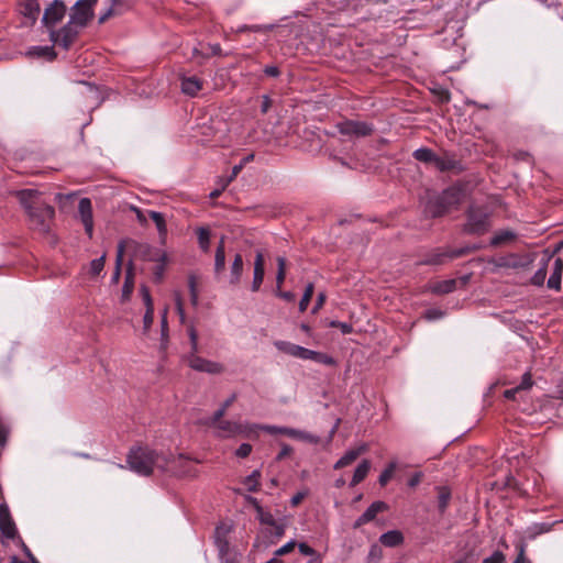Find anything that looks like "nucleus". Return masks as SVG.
<instances>
[{"instance_id": "f257e3e1", "label": "nucleus", "mask_w": 563, "mask_h": 563, "mask_svg": "<svg viewBox=\"0 0 563 563\" xmlns=\"http://www.w3.org/2000/svg\"><path fill=\"white\" fill-rule=\"evenodd\" d=\"M98 0H78L69 12V20L58 31H51V40L67 49L76 40L79 31L88 25L93 18V8Z\"/></svg>"}, {"instance_id": "f03ea898", "label": "nucleus", "mask_w": 563, "mask_h": 563, "mask_svg": "<svg viewBox=\"0 0 563 563\" xmlns=\"http://www.w3.org/2000/svg\"><path fill=\"white\" fill-rule=\"evenodd\" d=\"M16 197L25 209L31 227L40 232H47L54 218V208L46 203L35 189H23Z\"/></svg>"}, {"instance_id": "7ed1b4c3", "label": "nucleus", "mask_w": 563, "mask_h": 563, "mask_svg": "<svg viewBox=\"0 0 563 563\" xmlns=\"http://www.w3.org/2000/svg\"><path fill=\"white\" fill-rule=\"evenodd\" d=\"M128 464L132 471L147 476L155 470L162 471L167 465V455L148 448H137L130 452Z\"/></svg>"}, {"instance_id": "20e7f679", "label": "nucleus", "mask_w": 563, "mask_h": 563, "mask_svg": "<svg viewBox=\"0 0 563 563\" xmlns=\"http://www.w3.org/2000/svg\"><path fill=\"white\" fill-rule=\"evenodd\" d=\"M276 349L287 355H290L292 357H297L300 360H311L317 363L322 364H333L332 357L328 356L324 353H320L317 351H312L309 349H306L303 346L287 342V341H276L274 343Z\"/></svg>"}, {"instance_id": "39448f33", "label": "nucleus", "mask_w": 563, "mask_h": 563, "mask_svg": "<svg viewBox=\"0 0 563 563\" xmlns=\"http://www.w3.org/2000/svg\"><path fill=\"white\" fill-rule=\"evenodd\" d=\"M162 471L169 472L179 477L196 476L197 474L194 462L181 454L178 456H167V465Z\"/></svg>"}, {"instance_id": "423d86ee", "label": "nucleus", "mask_w": 563, "mask_h": 563, "mask_svg": "<svg viewBox=\"0 0 563 563\" xmlns=\"http://www.w3.org/2000/svg\"><path fill=\"white\" fill-rule=\"evenodd\" d=\"M187 361L189 367L197 372L208 374H221L224 372V366L221 363L203 358L195 352L188 355Z\"/></svg>"}, {"instance_id": "0eeeda50", "label": "nucleus", "mask_w": 563, "mask_h": 563, "mask_svg": "<svg viewBox=\"0 0 563 563\" xmlns=\"http://www.w3.org/2000/svg\"><path fill=\"white\" fill-rule=\"evenodd\" d=\"M488 229V214L478 208L470 210L465 230L470 233L482 234Z\"/></svg>"}, {"instance_id": "6e6552de", "label": "nucleus", "mask_w": 563, "mask_h": 563, "mask_svg": "<svg viewBox=\"0 0 563 563\" xmlns=\"http://www.w3.org/2000/svg\"><path fill=\"white\" fill-rule=\"evenodd\" d=\"M263 431H266L271 434H277V433L285 434L292 439L306 441V442L313 443V444L319 443L318 437H316L311 433H308L306 431L294 429V428L268 426V427H263Z\"/></svg>"}, {"instance_id": "1a4fd4ad", "label": "nucleus", "mask_w": 563, "mask_h": 563, "mask_svg": "<svg viewBox=\"0 0 563 563\" xmlns=\"http://www.w3.org/2000/svg\"><path fill=\"white\" fill-rule=\"evenodd\" d=\"M67 12L66 4L60 0H54L45 10L43 14V23L47 27H54L59 23Z\"/></svg>"}, {"instance_id": "9d476101", "label": "nucleus", "mask_w": 563, "mask_h": 563, "mask_svg": "<svg viewBox=\"0 0 563 563\" xmlns=\"http://www.w3.org/2000/svg\"><path fill=\"white\" fill-rule=\"evenodd\" d=\"M530 256H519L517 254H508L489 261L496 268H523L531 264Z\"/></svg>"}, {"instance_id": "9b49d317", "label": "nucleus", "mask_w": 563, "mask_h": 563, "mask_svg": "<svg viewBox=\"0 0 563 563\" xmlns=\"http://www.w3.org/2000/svg\"><path fill=\"white\" fill-rule=\"evenodd\" d=\"M341 134L350 136H366L373 131L372 126L360 121H344L338 124Z\"/></svg>"}, {"instance_id": "f8f14e48", "label": "nucleus", "mask_w": 563, "mask_h": 563, "mask_svg": "<svg viewBox=\"0 0 563 563\" xmlns=\"http://www.w3.org/2000/svg\"><path fill=\"white\" fill-rule=\"evenodd\" d=\"M140 291L145 306V313L143 317V333L147 335L154 322V302L146 286L143 285Z\"/></svg>"}, {"instance_id": "ddd939ff", "label": "nucleus", "mask_w": 563, "mask_h": 563, "mask_svg": "<svg viewBox=\"0 0 563 563\" xmlns=\"http://www.w3.org/2000/svg\"><path fill=\"white\" fill-rule=\"evenodd\" d=\"M78 211L80 214L81 222L85 227L86 233L89 238L92 236L93 233V218H92V206L91 201L88 198H82L78 205Z\"/></svg>"}, {"instance_id": "4468645a", "label": "nucleus", "mask_w": 563, "mask_h": 563, "mask_svg": "<svg viewBox=\"0 0 563 563\" xmlns=\"http://www.w3.org/2000/svg\"><path fill=\"white\" fill-rule=\"evenodd\" d=\"M140 252L143 254L144 258L148 261L161 262L154 272L156 280L159 282L164 271V262L166 260L165 253L159 250H152L148 245H142L140 247Z\"/></svg>"}, {"instance_id": "2eb2a0df", "label": "nucleus", "mask_w": 563, "mask_h": 563, "mask_svg": "<svg viewBox=\"0 0 563 563\" xmlns=\"http://www.w3.org/2000/svg\"><path fill=\"white\" fill-rule=\"evenodd\" d=\"M0 530L9 539H13L16 534L14 521L5 504H0Z\"/></svg>"}, {"instance_id": "dca6fc26", "label": "nucleus", "mask_w": 563, "mask_h": 563, "mask_svg": "<svg viewBox=\"0 0 563 563\" xmlns=\"http://www.w3.org/2000/svg\"><path fill=\"white\" fill-rule=\"evenodd\" d=\"M265 274V257L262 251H257L254 260V273H253V283L252 290L258 291Z\"/></svg>"}, {"instance_id": "f3484780", "label": "nucleus", "mask_w": 563, "mask_h": 563, "mask_svg": "<svg viewBox=\"0 0 563 563\" xmlns=\"http://www.w3.org/2000/svg\"><path fill=\"white\" fill-rule=\"evenodd\" d=\"M387 509V505L384 501H375L373 503L366 511L355 521L354 528H360L361 526L372 521L375 519L377 514L383 512Z\"/></svg>"}, {"instance_id": "a211bd4d", "label": "nucleus", "mask_w": 563, "mask_h": 563, "mask_svg": "<svg viewBox=\"0 0 563 563\" xmlns=\"http://www.w3.org/2000/svg\"><path fill=\"white\" fill-rule=\"evenodd\" d=\"M18 9L19 12L31 22H35L40 14V4L37 0H18Z\"/></svg>"}, {"instance_id": "6ab92c4d", "label": "nucleus", "mask_w": 563, "mask_h": 563, "mask_svg": "<svg viewBox=\"0 0 563 563\" xmlns=\"http://www.w3.org/2000/svg\"><path fill=\"white\" fill-rule=\"evenodd\" d=\"M203 82L196 76L181 77V91L190 97H195L202 89Z\"/></svg>"}, {"instance_id": "aec40b11", "label": "nucleus", "mask_w": 563, "mask_h": 563, "mask_svg": "<svg viewBox=\"0 0 563 563\" xmlns=\"http://www.w3.org/2000/svg\"><path fill=\"white\" fill-rule=\"evenodd\" d=\"M367 451L366 444H361L344 453V455L334 464L335 470L351 465L361 454Z\"/></svg>"}, {"instance_id": "412c9836", "label": "nucleus", "mask_w": 563, "mask_h": 563, "mask_svg": "<svg viewBox=\"0 0 563 563\" xmlns=\"http://www.w3.org/2000/svg\"><path fill=\"white\" fill-rule=\"evenodd\" d=\"M214 428L218 431V435L221 438H232L239 435V431L241 430L240 422L228 420L219 421Z\"/></svg>"}, {"instance_id": "4be33fe9", "label": "nucleus", "mask_w": 563, "mask_h": 563, "mask_svg": "<svg viewBox=\"0 0 563 563\" xmlns=\"http://www.w3.org/2000/svg\"><path fill=\"white\" fill-rule=\"evenodd\" d=\"M243 273V257L241 254H235L233 262L230 267V279L231 285H238L241 282Z\"/></svg>"}, {"instance_id": "5701e85b", "label": "nucleus", "mask_w": 563, "mask_h": 563, "mask_svg": "<svg viewBox=\"0 0 563 563\" xmlns=\"http://www.w3.org/2000/svg\"><path fill=\"white\" fill-rule=\"evenodd\" d=\"M379 541L385 547L393 548V547H397L400 543H402L404 537H402V533L400 531H398V530H390V531H387V532L383 533L380 536V538H379Z\"/></svg>"}, {"instance_id": "b1692460", "label": "nucleus", "mask_w": 563, "mask_h": 563, "mask_svg": "<svg viewBox=\"0 0 563 563\" xmlns=\"http://www.w3.org/2000/svg\"><path fill=\"white\" fill-rule=\"evenodd\" d=\"M241 430L239 431V435L256 439L258 438V431L263 430V427H268L267 424H257V423H249V422H240Z\"/></svg>"}, {"instance_id": "393cba45", "label": "nucleus", "mask_w": 563, "mask_h": 563, "mask_svg": "<svg viewBox=\"0 0 563 563\" xmlns=\"http://www.w3.org/2000/svg\"><path fill=\"white\" fill-rule=\"evenodd\" d=\"M551 256L544 253L541 262V267L536 272V274L531 278V283L536 286H542L545 280L547 267L550 262Z\"/></svg>"}, {"instance_id": "a878e982", "label": "nucleus", "mask_w": 563, "mask_h": 563, "mask_svg": "<svg viewBox=\"0 0 563 563\" xmlns=\"http://www.w3.org/2000/svg\"><path fill=\"white\" fill-rule=\"evenodd\" d=\"M515 239H516V234L512 231L503 230V231L495 233V235L492 238L490 244L493 246H499V245L508 244V243L515 241Z\"/></svg>"}, {"instance_id": "bb28decb", "label": "nucleus", "mask_w": 563, "mask_h": 563, "mask_svg": "<svg viewBox=\"0 0 563 563\" xmlns=\"http://www.w3.org/2000/svg\"><path fill=\"white\" fill-rule=\"evenodd\" d=\"M369 468L371 463L367 460L362 461L354 471L351 486L360 484L367 476Z\"/></svg>"}, {"instance_id": "cd10ccee", "label": "nucleus", "mask_w": 563, "mask_h": 563, "mask_svg": "<svg viewBox=\"0 0 563 563\" xmlns=\"http://www.w3.org/2000/svg\"><path fill=\"white\" fill-rule=\"evenodd\" d=\"M455 279H446L433 283L431 286V290L434 294H449L455 289Z\"/></svg>"}, {"instance_id": "c85d7f7f", "label": "nucleus", "mask_w": 563, "mask_h": 563, "mask_svg": "<svg viewBox=\"0 0 563 563\" xmlns=\"http://www.w3.org/2000/svg\"><path fill=\"white\" fill-rule=\"evenodd\" d=\"M148 214H150V218L156 224L159 236L162 239H165V236L167 234V225H166L164 216L157 211H150Z\"/></svg>"}, {"instance_id": "c756f323", "label": "nucleus", "mask_w": 563, "mask_h": 563, "mask_svg": "<svg viewBox=\"0 0 563 563\" xmlns=\"http://www.w3.org/2000/svg\"><path fill=\"white\" fill-rule=\"evenodd\" d=\"M277 275H276V288L279 290L285 282L286 277V258L283 256L277 257Z\"/></svg>"}, {"instance_id": "7c9ffc66", "label": "nucleus", "mask_w": 563, "mask_h": 563, "mask_svg": "<svg viewBox=\"0 0 563 563\" xmlns=\"http://www.w3.org/2000/svg\"><path fill=\"white\" fill-rule=\"evenodd\" d=\"M198 243L203 252H208L210 247V231L207 228L197 229Z\"/></svg>"}, {"instance_id": "2f4dec72", "label": "nucleus", "mask_w": 563, "mask_h": 563, "mask_svg": "<svg viewBox=\"0 0 563 563\" xmlns=\"http://www.w3.org/2000/svg\"><path fill=\"white\" fill-rule=\"evenodd\" d=\"M261 472L255 470L251 475L246 476L243 481V484L246 486L247 490L256 492L260 485Z\"/></svg>"}, {"instance_id": "473e14b6", "label": "nucleus", "mask_w": 563, "mask_h": 563, "mask_svg": "<svg viewBox=\"0 0 563 563\" xmlns=\"http://www.w3.org/2000/svg\"><path fill=\"white\" fill-rule=\"evenodd\" d=\"M413 157L419 162L433 163L437 156L431 150L422 147L413 152Z\"/></svg>"}, {"instance_id": "72a5a7b5", "label": "nucleus", "mask_w": 563, "mask_h": 563, "mask_svg": "<svg viewBox=\"0 0 563 563\" xmlns=\"http://www.w3.org/2000/svg\"><path fill=\"white\" fill-rule=\"evenodd\" d=\"M125 245L124 242H120L117 250L115 271L113 274V280L118 282L121 274V265L123 262Z\"/></svg>"}, {"instance_id": "f704fd0d", "label": "nucleus", "mask_w": 563, "mask_h": 563, "mask_svg": "<svg viewBox=\"0 0 563 563\" xmlns=\"http://www.w3.org/2000/svg\"><path fill=\"white\" fill-rule=\"evenodd\" d=\"M224 268H225V251H222L221 249L216 250L214 273L217 275H220L223 273Z\"/></svg>"}, {"instance_id": "c9c22d12", "label": "nucleus", "mask_w": 563, "mask_h": 563, "mask_svg": "<svg viewBox=\"0 0 563 563\" xmlns=\"http://www.w3.org/2000/svg\"><path fill=\"white\" fill-rule=\"evenodd\" d=\"M167 314H168V307L166 306L162 310L161 314V334H162V343L166 344L168 341V321H167Z\"/></svg>"}, {"instance_id": "e433bc0d", "label": "nucleus", "mask_w": 563, "mask_h": 563, "mask_svg": "<svg viewBox=\"0 0 563 563\" xmlns=\"http://www.w3.org/2000/svg\"><path fill=\"white\" fill-rule=\"evenodd\" d=\"M121 4V0H110V7L99 16V23H104L109 18L119 13L117 7Z\"/></svg>"}, {"instance_id": "4c0bfd02", "label": "nucleus", "mask_w": 563, "mask_h": 563, "mask_svg": "<svg viewBox=\"0 0 563 563\" xmlns=\"http://www.w3.org/2000/svg\"><path fill=\"white\" fill-rule=\"evenodd\" d=\"M30 55H35L38 57H47L49 59H53L55 57L53 47L49 46H36L33 47L30 52Z\"/></svg>"}, {"instance_id": "58836bf2", "label": "nucleus", "mask_w": 563, "mask_h": 563, "mask_svg": "<svg viewBox=\"0 0 563 563\" xmlns=\"http://www.w3.org/2000/svg\"><path fill=\"white\" fill-rule=\"evenodd\" d=\"M313 290H314L313 284L312 283L308 284L305 289L303 296L299 302V310L301 312H303L308 308V305L313 295Z\"/></svg>"}, {"instance_id": "ea45409f", "label": "nucleus", "mask_w": 563, "mask_h": 563, "mask_svg": "<svg viewBox=\"0 0 563 563\" xmlns=\"http://www.w3.org/2000/svg\"><path fill=\"white\" fill-rule=\"evenodd\" d=\"M257 519L263 525L276 526V521L269 511L264 510L263 507H257Z\"/></svg>"}, {"instance_id": "a19ab883", "label": "nucleus", "mask_w": 563, "mask_h": 563, "mask_svg": "<svg viewBox=\"0 0 563 563\" xmlns=\"http://www.w3.org/2000/svg\"><path fill=\"white\" fill-rule=\"evenodd\" d=\"M397 467V464L395 462H391L385 470L384 472L380 474L379 476V484L382 486H385L389 479L393 477L394 475V472Z\"/></svg>"}, {"instance_id": "79ce46f5", "label": "nucleus", "mask_w": 563, "mask_h": 563, "mask_svg": "<svg viewBox=\"0 0 563 563\" xmlns=\"http://www.w3.org/2000/svg\"><path fill=\"white\" fill-rule=\"evenodd\" d=\"M104 260H106V254L101 255L99 258H96L90 263L91 275L97 276L100 274V272L103 269V266H104Z\"/></svg>"}, {"instance_id": "37998d69", "label": "nucleus", "mask_w": 563, "mask_h": 563, "mask_svg": "<svg viewBox=\"0 0 563 563\" xmlns=\"http://www.w3.org/2000/svg\"><path fill=\"white\" fill-rule=\"evenodd\" d=\"M188 335H189V340H190L191 352L197 353L198 352V332L192 324L188 325Z\"/></svg>"}, {"instance_id": "c03bdc74", "label": "nucleus", "mask_w": 563, "mask_h": 563, "mask_svg": "<svg viewBox=\"0 0 563 563\" xmlns=\"http://www.w3.org/2000/svg\"><path fill=\"white\" fill-rule=\"evenodd\" d=\"M243 163H240L239 165H235L233 168H232V173L229 177L227 178H221L222 179V189H225L229 184L235 179V177L240 174V172L242 170L243 168Z\"/></svg>"}, {"instance_id": "a18cd8bd", "label": "nucleus", "mask_w": 563, "mask_h": 563, "mask_svg": "<svg viewBox=\"0 0 563 563\" xmlns=\"http://www.w3.org/2000/svg\"><path fill=\"white\" fill-rule=\"evenodd\" d=\"M189 289H190L191 303L194 306H197L198 305V290H197L196 278L194 276L189 277Z\"/></svg>"}, {"instance_id": "49530a36", "label": "nucleus", "mask_w": 563, "mask_h": 563, "mask_svg": "<svg viewBox=\"0 0 563 563\" xmlns=\"http://www.w3.org/2000/svg\"><path fill=\"white\" fill-rule=\"evenodd\" d=\"M297 545L296 541L291 540L275 551L276 556H282L290 553Z\"/></svg>"}, {"instance_id": "de8ad7c7", "label": "nucleus", "mask_w": 563, "mask_h": 563, "mask_svg": "<svg viewBox=\"0 0 563 563\" xmlns=\"http://www.w3.org/2000/svg\"><path fill=\"white\" fill-rule=\"evenodd\" d=\"M175 303H176L177 313L179 314L180 322L184 323L186 320V316H185L183 299L178 292L175 294Z\"/></svg>"}, {"instance_id": "09e8293b", "label": "nucleus", "mask_w": 563, "mask_h": 563, "mask_svg": "<svg viewBox=\"0 0 563 563\" xmlns=\"http://www.w3.org/2000/svg\"><path fill=\"white\" fill-rule=\"evenodd\" d=\"M561 279L562 275L551 274L550 278L548 279V287L554 290H560Z\"/></svg>"}, {"instance_id": "8fccbe9b", "label": "nucleus", "mask_w": 563, "mask_h": 563, "mask_svg": "<svg viewBox=\"0 0 563 563\" xmlns=\"http://www.w3.org/2000/svg\"><path fill=\"white\" fill-rule=\"evenodd\" d=\"M298 549H299L300 553L303 555H308L311 558H316V555H320L319 553L316 552L314 549H312L310 545H308L305 542L298 543Z\"/></svg>"}, {"instance_id": "3c124183", "label": "nucleus", "mask_w": 563, "mask_h": 563, "mask_svg": "<svg viewBox=\"0 0 563 563\" xmlns=\"http://www.w3.org/2000/svg\"><path fill=\"white\" fill-rule=\"evenodd\" d=\"M449 499H450V493L442 488L440 489L439 492V507L441 510H444L445 507L448 506V503H449Z\"/></svg>"}, {"instance_id": "603ef678", "label": "nucleus", "mask_w": 563, "mask_h": 563, "mask_svg": "<svg viewBox=\"0 0 563 563\" xmlns=\"http://www.w3.org/2000/svg\"><path fill=\"white\" fill-rule=\"evenodd\" d=\"M309 494L308 489H303L294 495L290 499V505L292 507H297Z\"/></svg>"}, {"instance_id": "864d4df0", "label": "nucleus", "mask_w": 563, "mask_h": 563, "mask_svg": "<svg viewBox=\"0 0 563 563\" xmlns=\"http://www.w3.org/2000/svg\"><path fill=\"white\" fill-rule=\"evenodd\" d=\"M251 452H252V445L249 443H243L235 451V455L243 459V457L249 456L251 454Z\"/></svg>"}, {"instance_id": "5fc2aeb1", "label": "nucleus", "mask_w": 563, "mask_h": 563, "mask_svg": "<svg viewBox=\"0 0 563 563\" xmlns=\"http://www.w3.org/2000/svg\"><path fill=\"white\" fill-rule=\"evenodd\" d=\"M532 384L533 383H532L530 373H525V375L522 376V380L517 386V388L519 389V391L520 390H527V389L531 388Z\"/></svg>"}, {"instance_id": "6e6d98bb", "label": "nucleus", "mask_w": 563, "mask_h": 563, "mask_svg": "<svg viewBox=\"0 0 563 563\" xmlns=\"http://www.w3.org/2000/svg\"><path fill=\"white\" fill-rule=\"evenodd\" d=\"M221 54V47L219 44H209L206 48V53L203 56L209 58L210 56H216Z\"/></svg>"}, {"instance_id": "4d7b16f0", "label": "nucleus", "mask_w": 563, "mask_h": 563, "mask_svg": "<svg viewBox=\"0 0 563 563\" xmlns=\"http://www.w3.org/2000/svg\"><path fill=\"white\" fill-rule=\"evenodd\" d=\"M504 561L505 555L501 552L496 551L490 556L486 558L483 563H504Z\"/></svg>"}, {"instance_id": "13d9d810", "label": "nucleus", "mask_w": 563, "mask_h": 563, "mask_svg": "<svg viewBox=\"0 0 563 563\" xmlns=\"http://www.w3.org/2000/svg\"><path fill=\"white\" fill-rule=\"evenodd\" d=\"M291 453H292L291 446H289L288 444L283 443L282 444V450L278 453V455L276 456V460L277 461H282L285 457L289 456Z\"/></svg>"}, {"instance_id": "bf43d9fd", "label": "nucleus", "mask_w": 563, "mask_h": 563, "mask_svg": "<svg viewBox=\"0 0 563 563\" xmlns=\"http://www.w3.org/2000/svg\"><path fill=\"white\" fill-rule=\"evenodd\" d=\"M225 409L221 406V408H219L214 413H213V417H212V426L216 427L219 421H223L222 420V417L224 416L225 413Z\"/></svg>"}, {"instance_id": "052dcab7", "label": "nucleus", "mask_w": 563, "mask_h": 563, "mask_svg": "<svg viewBox=\"0 0 563 563\" xmlns=\"http://www.w3.org/2000/svg\"><path fill=\"white\" fill-rule=\"evenodd\" d=\"M551 274H558V275H562L563 274V261H562V258H560V257L555 258Z\"/></svg>"}, {"instance_id": "680f3d73", "label": "nucleus", "mask_w": 563, "mask_h": 563, "mask_svg": "<svg viewBox=\"0 0 563 563\" xmlns=\"http://www.w3.org/2000/svg\"><path fill=\"white\" fill-rule=\"evenodd\" d=\"M276 295L286 301H292L295 299V294L291 291H282V288L276 290Z\"/></svg>"}, {"instance_id": "e2e57ef3", "label": "nucleus", "mask_w": 563, "mask_h": 563, "mask_svg": "<svg viewBox=\"0 0 563 563\" xmlns=\"http://www.w3.org/2000/svg\"><path fill=\"white\" fill-rule=\"evenodd\" d=\"M514 563H527V560L525 556V545L523 544L519 545V553Z\"/></svg>"}, {"instance_id": "0e129e2a", "label": "nucleus", "mask_w": 563, "mask_h": 563, "mask_svg": "<svg viewBox=\"0 0 563 563\" xmlns=\"http://www.w3.org/2000/svg\"><path fill=\"white\" fill-rule=\"evenodd\" d=\"M435 166L441 169V170H445V169H449L451 167V164L444 162L443 159L439 158V157H435L434 162Z\"/></svg>"}, {"instance_id": "69168bd1", "label": "nucleus", "mask_w": 563, "mask_h": 563, "mask_svg": "<svg viewBox=\"0 0 563 563\" xmlns=\"http://www.w3.org/2000/svg\"><path fill=\"white\" fill-rule=\"evenodd\" d=\"M131 209L135 212V216H136L139 222L141 224H146V218H145L144 213L142 212V210L139 209L137 207H132Z\"/></svg>"}, {"instance_id": "338daca9", "label": "nucleus", "mask_w": 563, "mask_h": 563, "mask_svg": "<svg viewBox=\"0 0 563 563\" xmlns=\"http://www.w3.org/2000/svg\"><path fill=\"white\" fill-rule=\"evenodd\" d=\"M325 301V295L323 292H320L317 298L316 306L313 308V312H317L324 303Z\"/></svg>"}, {"instance_id": "774afa93", "label": "nucleus", "mask_w": 563, "mask_h": 563, "mask_svg": "<svg viewBox=\"0 0 563 563\" xmlns=\"http://www.w3.org/2000/svg\"><path fill=\"white\" fill-rule=\"evenodd\" d=\"M338 328L341 330L342 333L344 334H349L353 331V328L350 323H346V322H340L338 324Z\"/></svg>"}]
</instances>
